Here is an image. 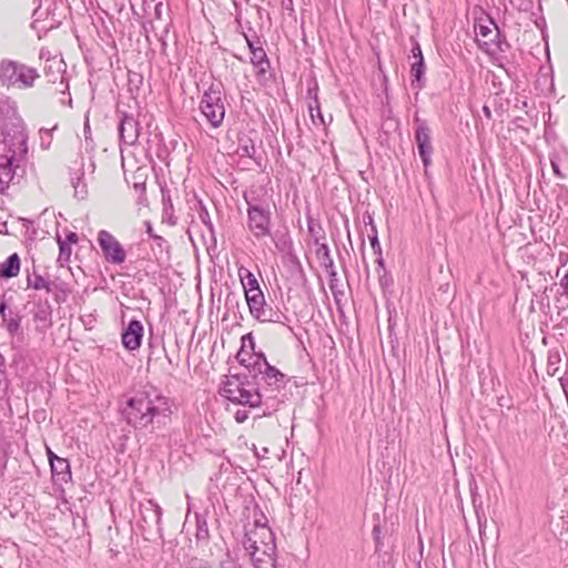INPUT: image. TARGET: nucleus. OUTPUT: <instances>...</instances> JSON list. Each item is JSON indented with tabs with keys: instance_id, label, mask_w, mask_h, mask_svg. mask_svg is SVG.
<instances>
[{
	"instance_id": "1",
	"label": "nucleus",
	"mask_w": 568,
	"mask_h": 568,
	"mask_svg": "<svg viewBox=\"0 0 568 568\" xmlns=\"http://www.w3.org/2000/svg\"><path fill=\"white\" fill-rule=\"evenodd\" d=\"M172 414L171 402L156 389H144L131 396L122 408L123 419L135 429L165 424Z\"/></svg>"
},
{
	"instance_id": "2",
	"label": "nucleus",
	"mask_w": 568,
	"mask_h": 568,
	"mask_svg": "<svg viewBox=\"0 0 568 568\" xmlns=\"http://www.w3.org/2000/svg\"><path fill=\"white\" fill-rule=\"evenodd\" d=\"M284 387L266 386L257 382V387L243 383L237 378L227 379L222 388V395L230 402L248 408H263L262 415L275 412L283 403Z\"/></svg>"
},
{
	"instance_id": "3",
	"label": "nucleus",
	"mask_w": 568,
	"mask_h": 568,
	"mask_svg": "<svg viewBox=\"0 0 568 568\" xmlns=\"http://www.w3.org/2000/svg\"><path fill=\"white\" fill-rule=\"evenodd\" d=\"M28 153L27 135L22 130L3 134L0 140V184L2 189L13 180Z\"/></svg>"
},
{
	"instance_id": "4",
	"label": "nucleus",
	"mask_w": 568,
	"mask_h": 568,
	"mask_svg": "<svg viewBox=\"0 0 568 568\" xmlns=\"http://www.w3.org/2000/svg\"><path fill=\"white\" fill-rule=\"evenodd\" d=\"M244 200L247 205V229L256 240L271 235L272 211L265 199L255 195L254 192L245 193Z\"/></svg>"
},
{
	"instance_id": "5",
	"label": "nucleus",
	"mask_w": 568,
	"mask_h": 568,
	"mask_svg": "<svg viewBox=\"0 0 568 568\" xmlns=\"http://www.w3.org/2000/svg\"><path fill=\"white\" fill-rule=\"evenodd\" d=\"M39 78V72L32 67L9 59L0 62V83L3 87L30 89Z\"/></svg>"
},
{
	"instance_id": "6",
	"label": "nucleus",
	"mask_w": 568,
	"mask_h": 568,
	"mask_svg": "<svg viewBox=\"0 0 568 568\" xmlns=\"http://www.w3.org/2000/svg\"><path fill=\"white\" fill-rule=\"evenodd\" d=\"M200 109L212 128H219L225 116V105L221 84L212 83L203 93Z\"/></svg>"
},
{
	"instance_id": "7",
	"label": "nucleus",
	"mask_w": 568,
	"mask_h": 568,
	"mask_svg": "<svg viewBox=\"0 0 568 568\" xmlns=\"http://www.w3.org/2000/svg\"><path fill=\"white\" fill-rule=\"evenodd\" d=\"M243 546L245 549L264 548V555L271 554L272 549H276L275 537L270 527L265 524H260L256 520L255 526L246 531Z\"/></svg>"
},
{
	"instance_id": "8",
	"label": "nucleus",
	"mask_w": 568,
	"mask_h": 568,
	"mask_svg": "<svg viewBox=\"0 0 568 568\" xmlns=\"http://www.w3.org/2000/svg\"><path fill=\"white\" fill-rule=\"evenodd\" d=\"M97 241L108 263L120 265L125 261V250L109 231H99Z\"/></svg>"
},
{
	"instance_id": "9",
	"label": "nucleus",
	"mask_w": 568,
	"mask_h": 568,
	"mask_svg": "<svg viewBox=\"0 0 568 568\" xmlns=\"http://www.w3.org/2000/svg\"><path fill=\"white\" fill-rule=\"evenodd\" d=\"M94 162L89 159L88 162L81 158L79 166L71 172V185L74 191V197L84 200L88 196V182L94 173Z\"/></svg>"
},
{
	"instance_id": "10",
	"label": "nucleus",
	"mask_w": 568,
	"mask_h": 568,
	"mask_svg": "<svg viewBox=\"0 0 568 568\" xmlns=\"http://www.w3.org/2000/svg\"><path fill=\"white\" fill-rule=\"evenodd\" d=\"M28 304L31 305V314L37 329L43 331L52 324V307L47 298L42 300L40 296L30 295Z\"/></svg>"
},
{
	"instance_id": "11",
	"label": "nucleus",
	"mask_w": 568,
	"mask_h": 568,
	"mask_svg": "<svg viewBox=\"0 0 568 568\" xmlns=\"http://www.w3.org/2000/svg\"><path fill=\"white\" fill-rule=\"evenodd\" d=\"M415 121L417 122L415 140L418 149V154L423 161V164L425 166H428L430 164L433 153L430 129L428 128L426 122L420 121L419 119H416Z\"/></svg>"
},
{
	"instance_id": "12",
	"label": "nucleus",
	"mask_w": 568,
	"mask_h": 568,
	"mask_svg": "<svg viewBox=\"0 0 568 568\" xmlns=\"http://www.w3.org/2000/svg\"><path fill=\"white\" fill-rule=\"evenodd\" d=\"M258 358L262 361L256 362L255 365H258V375L256 376L257 382H261L266 386H277L285 387L286 381L285 375L280 372L274 366H271L264 355H260Z\"/></svg>"
},
{
	"instance_id": "13",
	"label": "nucleus",
	"mask_w": 568,
	"mask_h": 568,
	"mask_svg": "<svg viewBox=\"0 0 568 568\" xmlns=\"http://www.w3.org/2000/svg\"><path fill=\"white\" fill-rule=\"evenodd\" d=\"M476 29L478 30L477 36L481 37L483 39H487V40H481V39L477 40L478 45L483 51H485L487 53H494L496 49L503 51L501 43L495 42V40L493 38H490L491 36L497 38L499 34L498 28L494 23L493 20H489L487 24L479 23Z\"/></svg>"
},
{
	"instance_id": "14",
	"label": "nucleus",
	"mask_w": 568,
	"mask_h": 568,
	"mask_svg": "<svg viewBox=\"0 0 568 568\" xmlns=\"http://www.w3.org/2000/svg\"><path fill=\"white\" fill-rule=\"evenodd\" d=\"M44 74L49 82L61 85V92L65 93L69 90V81L65 74V63L62 59L52 58L47 61L44 67Z\"/></svg>"
},
{
	"instance_id": "15",
	"label": "nucleus",
	"mask_w": 568,
	"mask_h": 568,
	"mask_svg": "<svg viewBox=\"0 0 568 568\" xmlns=\"http://www.w3.org/2000/svg\"><path fill=\"white\" fill-rule=\"evenodd\" d=\"M143 325L138 320H131L122 333V344L128 351H135L141 346Z\"/></svg>"
},
{
	"instance_id": "16",
	"label": "nucleus",
	"mask_w": 568,
	"mask_h": 568,
	"mask_svg": "<svg viewBox=\"0 0 568 568\" xmlns=\"http://www.w3.org/2000/svg\"><path fill=\"white\" fill-rule=\"evenodd\" d=\"M119 134L123 143L133 145L140 135V124L133 115L123 114L119 124Z\"/></svg>"
},
{
	"instance_id": "17",
	"label": "nucleus",
	"mask_w": 568,
	"mask_h": 568,
	"mask_svg": "<svg viewBox=\"0 0 568 568\" xmlns=\"http://www.w3.org/2000/svg\"><path fill=\"white\" fill-rule=\"evenodd\" d=\"M51 473L54 483L67 484L71 480L70 464L65 458L51 457Z\"/></svg>"
},
{
	"instance_id": "18",
	"label": "nucleus",
	"mask_w": 568,
	"mask_h": 568,
	"mask_svg": "<svg viewBox=\"0 0 568 568\" xmlns=\"http://www.w3.org/2000/svg\"><path fill=\"white\" fill-rule=\"evenodd\" d=\"M255 568H275L276 549H272L270 556L264 555V548L245 549Z\"/></svg>"
},
{
	"instance_id": "19",
	"label": "nucleus",
	"mask_w": 568,
	"mask_h": 568,
	"mask_svg": "<svg viewBox=\"0 0 568 568\" xmlns=\"http://www.w3.org/2000/svg\"><path fill=\"white\" fill-rule=\"evenodd\" d=\"M27 287L33 288L36 291H45L47 293L53 292L55 287L54 283H52L49 278H45L41 274L33 271L27 276Z\"/></svg>"
},
{
	"instance_id": "20",
	"label": "nucleus",
	"mask_w": 568,
	"mask_h": 568,
	"mask_svg": "<svg viewBox=\"0 0 568 568\" xmlns=\"http://www.w3.org/2000/svg\"><path fill=\"white\" fill-rule=\"evenodd\" d=\"M20 272V257L17 253L11 254L4 262L0 263V277L11 278Z\"/></svg>"
},
{
	"instance_id": "21",
	"label": "nucleus",
	"mask_w": 568,
	"mask_h": 568,
	"mask_svg": "<svg viewBox=\"0 0 568 568\" xmlns=\"http://www.w3.org/2000/svg\"><path fill=\"white\" fill-rule=\"evenodd\" d=\"M246 303L251 315L256 318L257 315L265 308L266 302L262 291L247 293L245 295Z\"/></svg>"
},
{
	"instance_id": "22",
	"label": "nucleus",
	"mask_w": 568,
	"mask_h": 568,
	"mask_svg": "<svg viewBox=\"0 0 568 568\" xmlns=\"http://www.w3.org/2000/svg\"><path fill=\"white\" fill-rule=\"evenodd\" d=\"M426 64L425 61L412 62L410 64V75H412V87L415 89H423L426 84L425 79Z\"/></svg>"
},
{
	"instance_id": "23",
	"label": "nucleus",
	"mask_w": 568,
	"mask_h": 568,
	"mask_svg": "<svg viewBox=\"0 0 568 568\" xmlns=\"http://www.w3.org/2000/svg\"><path fill=\"white\" fill-rule=\"evenodd\" d=\"M7 304L3 300L0 301V315L6 324L10 334H16L20 329L21 317L18 314H6Z\"/></svg>"
},
{
	"instance_id": "24",
	"label": "nucleus",
	"mask_w": 568,
	"mask_h": 568,
	"mask_svg": "<svg viewBox=\"0 0 568 568\" xmlns=\"http://www.w3.org/2000/svg\"><path fill=\"white\" fill-rule=\"evenodd\" d=\"M315 245L317 246L316 254L323 266L326 270H331V275H336V272L334 271V261L331 256L328 245L325 243H320L318 237L315 239Z\"/></svg>"
},
{
	"instance_id": "25",
	"label": "nucleus",
	"mask_w": 568,
	"mask_h": 568,
	"mask_svg": "<svg viewBox=\"0 0 568 568\" xmlns=\"http://www.w3.org/2000/svg\"><path fill=\"white\" fill-rule=\"evenodd\" d=\"M256 320L261 323L284 324V321L287 320V317L280 310L265 306V308L257 315Z\"/></svg>"
},
{
	"instance_id": "26",
	"label": "nucleus",
	"mask_w": 568,
	"mask_h": 568,
	"mask_svg": "<svg viewBox=\"0 0 568 568\" xmlns=\"http://www.w3.org/2000/svg\"><path fill=\"white\" fill-rule=\"evenodd\" d=\"M240 277H241V282H242L245 295L247 293H253V292L262 291L261 287H260L257 278L248 270H245V274L244 275L240 271Z\"/></svg>"
},
{
	"instance_id": "27",
	"label": "nucleus",
	"mask_w": 568,
	"mask_h": 568,
	"mask_svg": "<svg viewBox=\"0 0 568 568\" xmlns=\"http://www.w3.org/2000/svg\"><path fill=\"white\" fill-rule=\"evenodd\" d=\"M0 115L3 120H19L16 103L9 99L0 100Z\"/></svg>"
},
{
	"instance_id": "28",
	"label": "nucleus",
	"mask_w": 568,
	"mask_h": 568,
	"mask_svg": "<svg viewBox=\"0 0 568 568\" xmlns=\"http://www.w3.org/2000/svg\"><path fill=\"white\" fill-rule=\"evenodd\" d=\"M251 54H252L251 62L255 67L260 68V73H264L265 68L268 67L270 63H268L267 55H266L265 51L263 50V48H256V50H253V52Z\"/></svg>"
},
{
	"instance_id": "29",
	"label": "nucleus",
	"mask_w": 568,
	"mask_h": 568,
	"mask_svg": "<svg viewBox=\"0 0 568 568\" xmlns=\"http://www.w3.org/2000/svg\"><path fill=\"white\" fill-rule=\"evenodd\" d=\"M311 119L314 125H324V116L320 109V102L317 99L314 100V104L310 103L308 105Z\"/></svg>"
},
{
	"instance_id": "30",
	"label": "nucleus",
	"mask_w": 568,
	"mask_h": 568,
	"mask_svg": "<svg viewBox=\"0 0 568 568\" xmlns=\"http://www.w3.org/2000/svg\"><path fill=\"white\" fill-rule=\"evenodd\" d=\"M145 510L151 513L150 518L154 521L156 526H160L162 518L161 507L156 503L149 500L148 506H145Z\"/></svg>"
},
{
	"instance_id": "31",
	"label": "nucleus",
	"mask_w": 568,
	"mask_h": 568,
	"mask_svg": "<svg viewBox=\"0 0 568 568\" xmlns=\"http://www.w3.org/2000/svg\"><path fill=\"white\" fill-rule=\"evenodd\" d=\"M374 234L369 236L371 246L374 250V253L378 255L377 264L381 268H384V260L382 258V247L377 237V232L375 227H373Z\"/></svg>"
},
{
	"instance_id": "32",
	"label": "nucleus",
	"mask_w": 568,
	"mask_h": 568,
	"mask_svg": "<svg viewBox=\"0 0 568 568\" xmlns=\"http://www.w3.org/2000/svg\"><path fill=\"white\" fill-rule=\"evenodd\" d=\"M57 241L60 250L59 260L64 262L69 261L72 253L71 246L67 241H62V237L59 234L57 235Z\"/></svg>"
},
{
	"instance_id": "33",
	"label": "nucleus",
	"mask_w": 568,
	"mask_h": 568,
	"mask_svg": "<svg viewBox=\"0 0 568 568\" xmlns=\"http://www.w3.org/2000/svg\"><path fill=\"white\" fill-rule=\"evenodd\" d=\"M195 537L197 540H205L209 537V528H207L206 520L204 518H201L200 516H196Z\"/></svg>"
},
{
	"instance_id": "34",
	"label": "nucleus",
	"mask_w": 568,
	"mask_h": 568,
	"mask_svg": "<svg viewBox=\"0 0 568 568\" xmlns=\"http://www.w3.org/2000/svg\"><path fill=\"white\" fill-rule=\"evenodd\" d=\"M412 42L413 43L409 58L414 60L413 62H419V60L425 61L419 43L416 40H413Z\"/></svg>"
},
{
	"instance_id": "35",
	"label": "nucleus",
	"mask_w": 568,
	"mask_h": 568,
	"mask_svg": "<svg viewBox=\"0 0 568 568\" xmlns=\"http://www.w3.org/2000/svg\"><path fill=\"white\" fill-rule=\"evenodd\" d=\"M560 286L564 290L565 302H562L560 297L557 300V302L562 304L560 306V308L564 310L566 306H568V270H567V273L564 275V277L560 281Z\"/></svg>"
},
{
	"instance_id": "36",
	"label": "nucleus",
	"mask_w": 568,
	"mask_h": 568,
	"mask_svg": "<svg viewBox=\"0 0 568 568\" xmlns=\"http://www.w3.org/2000/svg\"><path fill=\"white\" fill-rule=\"evenodd\" d=\"M52 136L49 130L40 131V145L42 149H48L51 144Z\"/></svg>"
},
{
	"instance_id": "37",
	"label": "nucleus",
	"mask_w": 568,
	"mask_h": 568,
	"mask_svg": "<svg viewBox=\"0 0 568 568\" xmlns=\"http://www.w3.org/2000/svg\"><path fill=\"white\" fill-rule=\"evenodd\" d=\"M476 516H477V521H478V528H479V535H480V538H483L484 534H485V529L487 527V518L485 516L484 513H479V510L476 508Z\"/></svg>"
},
{
	"instance_id": "38",
	"label": "nucleus",
	"mask_w": 568,
	"mask_h": 568,
	"mask_svg": "<svg viewBox=\"0 0 568 568\" xmlns=\"http://www.w3.org/2000/svg\"><path fill=\"white\" fill-rule=\"evenodd\" d=\"M199 217L210 230L213 229V224L211 222L210 214H209L207 210L202 205H201V210L199 212Z\"/></svg>"
},
{
	"instance_id": "39",
	"label": "nucleus",
	"mask_w": 568,
	"mask_h": 568,
	"mask_svg": "<svg viewBox=\"0 0 568 568\" xmlns=\"http://www.w3.org/2000/svg\"><path fill=\"white\" fill-rule=\"evenodd\" d=\"M234 418L237 423H244L248 418V409L246 408H239L234 413Z\"/></svg>"
},
{
	"instance_id": "40",
	"label": "nucleus",
	"mask_w": 568,
	"mask_h": 568,
	"mask_svg": "<svg viewBox=\"0 0 568 568\" xmlns=\"http://www.w3.org/2000/svg\"><path fill=\"white\" fill-rule=\"evenodd\" d=\"M187 568H207V562L202 559L192 558Z\"/></svg>"
},
{
	"instance_id": "41",
	"label": "nucleus",
	"mask_w": 568,
	"mask_h": 568,
	"mask_svg": "<svg viewBox=\"0 0 568 568\" xmlns=\"http://www.w3.org/2000/svg\"><path fill=\"white\" fill-rule=\"evenodd\" d=\"M292 245V241L290 240V237L287 236H283L282 239H280V241L276 243V247L280 250V251H285L286 248L291 247Z\"/></svg>"
},
{
	"instance_id": "42",
	"label": "nucleus",
	"mask_w": 568,
	"mask_h": 568,
	"mask_svg": "<svg viewBox=\"0 0 568 568\" xmlns=\"http://www.w3.org/2000/svg\"><path fill=\"white\" fill-rule=\"evenodd\" d=\"M217 568H239V566L230 556H226V558L220 562Z\"/></svg>"
},
{
	"instance_id": "43",
	"label": "nucleus",
	"mask_w": 568,
	"mask_h": 568,
	"mask_svg": "<svg viewBox=\"0 0 568 568\" xmlns=\"http://www.w3.org/2000/svg\"><path fill=\"white\" fill-rule=\"evenodd\" d=\"M549 160H550V164H551V169H552L554 173L557 176L562 178V174L560 172L559 164H558V161H557V156L556 155H550Z\"/></svg>"
},
{
	"instance_id": "44",
	"label": "nucleus",
	"mask_w": 568,
	"mask_h": 568,
	"mask_svg": "<svg viewBox=\"0 0 568 568\" xmlns=\"http://www.w3.org/2000/svg\"><path fill=\"white\" fill-rule=\"evenodd\" d=\"M382 271L384 272V274H383V275H379V283H381V285H382L383 287H384V286H388V285H390L392 281H390V278H389V277H387V275H386V271H385V267H384V268H382ZM377 272H378V273L381 272V267H379V266H378Z\"/></svg>"
},
{
	"instance_id": "45",
	"label": "nucleus",
	"mask_w": 568,
	"mask_h": 568,
	"mask_svg": "<svg viewBox=\"0 0 568 568\" xmlns=\"http://www.w3.org/2000/svg\"><path fill=\"white\" fill-rule=\"evenodd\" d=\"M78 234L74 233V232H69L64 239H62V241H67L69 243V245L71 246V244H74L78 242Z\"/></svg>"
},
{
	"instance_id": "46",
	"label": "nucleus",
	"mask_w": 568,
	"mask_h": 568,
	"mask_svg": "<svg viewBox=\"0 0 568 568\" xmlns=\"http://www.w3.org/2000/svg\"><path fill=\"white\" fill-rule=\"evenodd\" d=\"M282 8L287 11H294L293 0H281Z\"/></svg>"
},
{
	"instance_id": "47",
	"label": "nucleus",
	"mask_w": 568,
	"mask_h": 568,
	"mask_svg": "<svg viewBox=\"0 0 568 568\" xmlns=\"http://www.w3.org/2000/svg\"><path fill=\"white\" fill-rule=\"evenodd\" d=\"M308 232L314 236V240L317 237L315 225L312 222L308 223Z\"/></svg>"
},
{
	"instance_id": "48",
	"label": "nucleus",
	"mask_w": 568,
	"mask_h": 568,
	"mask_svg": "<svg viewBox=\"0 0 568 568\" xmlns=\"http://www.w3.org/2000/svg\"><path fill=\"white\" fill-rule=\"evenodd\" d=\"M246 41H247V45L250 48V51L252 53L253 50H256L257 47H255L254 43L248 38H246Z\"/></svg>"
},
{
	"instance_id": "49",
	"label": "nucleus",
	"mask_w": 568,
	"mask_h": 568,
	"mask_svg": "<svg viewBox=\"0 0 568 568\" xmlns=\"http://www.w3.org/2000/svg\"><path fill=\"white\" fill-rule=\"evenodd\" d=\"M483 111H484V113H485V115H486L487 118H490V116H491V112H490V109H489L488 106H486V105H485V106L483 108Z\"/></svg>"
},
{
	"instance_id": "50",
	"label": "nucleus",
	"mask_w": 568,
	"mask_h": 568,
	"mask_svg": "<svg viewBox=\"0 0 568 568\" xmlns=\"http://www.w3.org/2000/svg\"><path fill=\"white\" fill-rule=\"evenodd\" d=\"M245 339H248V341L251 342V344H253V337H252V335H251V334L245 335V336L243 337V342H244Z\"/></svg>"
},
{
	"instance_id": "51",
	"label": "nucleus",
	"mask_w": 568,
	"mask_h": 568,
	"mask_svg": "<svg viewBox=\"0 0 568 568\" xmlns=\"http://www.w3.org/2000/svg\"><path fill=\"white\" fill-rule=\"evenodd\" d=\"M57 456L55 454H53L51 450L48 452V457H49V462L51 463V457H54Z\"/></svg>"
},
{
	"instance_id": "52",
	"label": "nucleus",
	"mask_w": 568,
	"mask_h": 568,
	"mask_svg": "<svg viewBox=\"0 0 568 568\" xmlns=\"http://www.w3.org/2000/svg\"><path fill=\"white\" fill-rule=\"evenodd\" d=\"M148 233H149L150 235H152V226H151V224H150V223H148Z\"/></svg>"
},
{
	"instance_id": "53",
	"label": "nucleus",
	"mask_w": 568,
	"mask_h": 568,
	"mask_svg": "<svg viewBox=\"0 0 568 568\" xmlns=\"http://www.w3.org/2000/svg\"><path fill=\"white\" fill-rule=\"evenodd\" d=\"M153 237H154L156 241H159V242L163 241V237H161V236L154 235Z\"/></svg>"
},
{
	"instance_id": "54",
	"label": "nucleus",
	"mask_w": 568,
	"mask_h": 568,
	"mask_svg": "<svg viewBox=\"0 0 568 568\" xmlns=\"http://www.w3.org/2000/svg\"><path fill=\"white\" fill-rule=\"evenodd\" d=\"M160 6H161V3H159V4L156 6V8H155V10H156V14H158V16L160 14V10H159V7H160Z\"/></svg>"
},
{
	"instance_id": "55",
	"label": "nucleus",
	"mask_w": 568,
	"mask_h": 568,
	"mask_svg": "<svg viewBox=\"0 0 568 568\" xmlns=\"http://www.w3.org/2000/svg\"><path fill=\"white\" fill-rule=\"evenodd\" d=\"M245 153H246L247 155H250V152H248V148H247V146L245 148Z\"/></svg>"
}]
</instances>
